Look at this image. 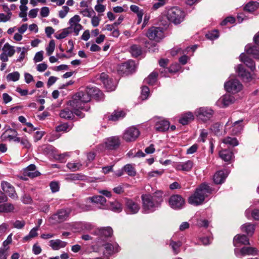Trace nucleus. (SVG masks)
Returning <instances> with one entry per match:
<instances>
[{
	"instance_id": "1",
	"label": "nucleus",
	"mask_w": 259,
	"mask_h": 259,
	"mask_svg": "<svg viewBox=\"0 0 259 259\" xmlns=\"http://www.w3.org/2000/svg\"><path fill=\"white\" fill-rule=\"evenodd\" d=\"M163 193L157 191L152 194H143L141 196L143 210L145 213L152 212L159 207L163 201Z\"/></svg>"
},
{
	"instance_id": "2",
	"label": "nucleus",
	"mask_w": 259,
	"mask_h": 259,
	"mask_svg": "<svg viewBox=\"0 0 259 259\" xmlns=\"http://www.w3.org/2000/svg\"><path fill=\"white\" fill-rule=\"evenodd\" d=\"M212 189L206 183L201 184L188 200L189 203L197 206L203 203L206 197L212 193Z\"/></svg>"
},
{
	"instance_id": "3",
	"label": "nucleus",
	"mask_w": 259,
	"mask_h": 259,
	"mask_svg": "<svg viewBox=\"0 0 259 259\" xmlns=\"http://www.w3.org/2000/svg\"><path fill=\"white\" fill-rule=\"evenodd\" d=\"M80 20L78 15L74 16L69 20L70 26L63 29L60 33L55 36L56 38L58 39L64 38L72 32L74 33L75 36L78 35L79 31L82 29V26L79 23Z\"/></svg>"
},
{
	"instance_id": "4",
	"label": "nucleus",
	"mask_w": 259,
	"mask_h": 259,
	"mask_svg": "<svg viewBox=\"0 0 259 259\" xmlns=\"http://www.w3.org/2000/svg\"><path fill=\"white\" fill-rule=\"evenodd\" d=\"M88 92V89L86 88L83 90L80 91L76 93L73 97L71 105L74 106L76 104V107L84 109L85 111H88L90 109V107L85 103L90 101L91 99Z\"/></svg>"
},
{
	"instance_id": "5",
	"label": "nucleus",
	"mask_w": 259,
	"mask_h": 259,
	"mask_svg": "<svg viewBox=\"0 0 259 259\" xmlns=\"http://www.w3.org/2000/svg\"><path fill=\"white\" fill-rule=\"evenodd\" d=\"M185 15V13L183 10L176 7L168 10L166 17L170 22L177 25L184 21Z\"/></svg>"
},
{
	"instance_id": "6",
	"label": "nucleus",
	"mask_w": 259,
	"mask_h": 259,
	"mask_svg": "<svg viewBox=\"0 0 259 259\" xmlns=\"http://www.w3.org/2000/svg\"><path fill=\"white\" fill-rule=\"evenodd\" d=\"M135 68V63L133 61H128L118 65L117 70L120 74L127 75L132 73Z\"/></svg>"
},
{
	"instance_id": "7",
	"label": "nucleus",
	"mask_w": 259,
	"mask_h": 259,
	"mask_svg": "<svg viewBox=\"0 0 259 259\" xmlns=\"http://www.w3.org/2000/svg\"><path fill=\"white\" fill-rule=\"evenodd\" d=\"M139 135V130L134 126H131L125 130L122 138L126 142H133L135 141Z\"/></svg>"
},
{
	"instance_id": "8",
	"label": "nucleus",
	"mask_w": 259,
	"mask_h": 259,
	"mask_svg": "<svg viewBox=\"0 0 259 259\" xmlns=\"http://www.w3.org/2000/svg\"><path fill=\"white\" fill-rule=\"evenodd\" d=\"M224 88L228 92L236 93L241 91L242 85L237 79H232L225 83Z\"/></svg>"
},
{
	"instance_id": "9",
	"label": "nucleus",
	"mask_w": 259,
	"mask_h": 259,
	"mask_svg": "<svg viewBox=\"0 0 259 259\" xmlns=\"http://www.w3.org/2000/svg\"><path fill=\"white\" fill-rule=\"evenodd\" d=\"M170 207L174 209L182 208L185 203L184 199L180 195H173L170 196L168 200Z\"/></svg>"
},
{
	"instance_id": "10",
	"label": "nucleus",
	"mask_w": 259,
	"mask_h": 259,
	"mask_svg": "<svg viewBox=\"0 0 259 259\" xmlns=\"http://www.w3.org/2000/svg\"><path fill=\"white\" fill-rule=\"evenodd\" d=\"M146 36L150 40L158 41L163 36L162 29L158 27H152L148 30Z\"/></svg>"
},
{
	"instance_id": "11",
	"label": "nucleus",
	"mask_w": 259,
	"mask_h": 259,
	"mask_svg": "<svg viewBox=\"0 0 259 259\" xmlns=\"http://www.w3.org/2000/svg\"><path fill=\"white\" fill-rule=\"evenodd\" d=\"M213 113V110L207 107H201L196 112L197 117L203 121L209 120L212 117Z\"/></svg>"
},
{
	"instance_id": "12",
	"label": "nucleus",
	"mask_w": 259,
	"mask_h": 259,
	"mask_svg": "<svg viewBox=\"0 0 259 259\" xmlns=\"http://www.w3.org/2000/svg\"><path fill=\"white\" fill-rule=\"evenodd\" d=\"M69 211L67 210L60 209L56 213L54 214L50 219L53 221V223H61L67 220L69 217Z\"/></svg>"
},
{
	"instance_id": "13",
	"label": "nucleus",
	"mask_w": 259,
	"mask_h": 259,
	"mask_svg": "<svg viewBox=\"0 0 259 259\" xmlns=\"http://www.w3.org/2000/svg\"><path fill=\"white\" fill-rule=\"evenodd\" d=\"M17 135L18 133L16 130L8 127L2 134V137L5 140H8L9 141H13L15 142H19L20 138L18 137Z\"/></svg>"
},
{
	"instance_id": "14",
	"label": "nucleus",
	"mask_w": 259,
	"mask_h": 259,
	"mask_svg": "<svg viewBox=\"0 0 259 259\" xmlns=\"http://www.w3.org/2000/svg\"><path fill=\"white\" fill-rule=\"evenodd\" d=\"M120 143V140L119 137L113 136L107 139L105 144L107 149L115 150L119 147Z\"/></svg>"
},
{
	"instance_id": "15",
	"label": "nucleus",
	"mask_w": 259,
	"mask_h": 259,
	"mask_svg": "<svg viewBox=\"0 0 259 259\" xmlns=\"http://www.w3.org/2000/svg\"><path fill=\"white\" fill-rule=\"evenodd\" d=\"M1 185L3 191L7 193L10 197L14 199H17L18 198L14 187L9 183L7 182H3Z\"/></svg>"
},
{
	"instance_id": "16",
	"label": "nucleus",
	"mask_w": 259,
	"mask_h": 259,
	"mask_svg": "<svg viewBox=\"0 0 259 259\" xmlns=\"http://www.w3.org/2000/svg\"><path fill=\"white\" fill-rule=\"evenodd\" d=\"M88 93L91 98H94L97 101H100L104 99L103 93L98 88L96 87H88Z\"/></svg>"
},
{
	"instance_id": "17",
	"label": "nucleus",
	"mask_w": 259,
	"mask_h": 259,
	"mask_svg": "<svg viewBox=\"0 0 259 259\" xmlns=\"http://www.w3.org/2000/svg\"><path fill=\"white\" fill-rule=\"evenodd\" d=\"M235 253L237 256H238L239 254L243 256L255 255L258 254V250L255 247L244 246L240 249L239 252H237L235 249Z\"/></svg>"
},
{
	"instance_id": "18",
	"label": "nucleus",
	"mask_w": 259,
	"mask_h": 259,
	"mask_svg": "<svg viewBox=\"0 0 259 259\" xmlns=\"http://www.w3.org/2000/svg\"><path fill=\"white\" fill-rule=\"evenodd\" d=\"M113 233L112 229L111 227H103L96 230L94 232L95 235L99 236L100 239L103 238H108L111 237Z\"/></svg>"
},
{
	"instance_id": "19",
	"label": "nucleus",
	"mask_w": 259,
	"mask_h": 259,
	"mask_svg": "<svg viewBox=\"0 0 259 259\" xmlns=\"http://www.w3.org/2000/svg\"><path fill=\"white\" fill-rule=\"evenodd\" d=\"M235 99L230 94H225L220 98L217 103L222 107H226L234 103Z\"/></svg>"
},
{
	"instance_id": "20",
	"label": "nucleus",
	"mask_w": 259,
	"mask_h": 259,
	"mask_svg": "<svg viewBox=\"0 0 259 259\" xmlns=\"http://www.w3.org/2000/svg\"><path fill=\"white\" fill-rule=\"evenodd\" d=\"M126 207L127 213L130 214L137 213L140 209L139 205L131 199L126 200Z\"/></svg>"
},
{
	"instance_id": "21",
	"label": "nucleus",
	"mask_w": 259,
	"mask_h": 259,
	"mask_svg": "<svg viewBox=\"0 0 259 259\" xmlns=\"http://www.w3.org/2000/svg\"><path fill=\"white\" fill-rule=\"evenodd\" d=\"M169 128V122L165 119H159L155 124V128L156 131L163 132L168 130Z\"/></svg>"
},
{
	"instance_id": "22",
	"label": "nucleus",
	"mask_w": 259,
	"mask_h": 259,
	"mask_svg": "<svg viewBox=\"0 0 259 259\" xmlns=\"http://www.w3.org/2000/svg\"><path fill=\"white\" fill-rule=\"evenodd\" d=\"M24 174L25 176L34 178L40 176V173L36 170L35 165L31 164L24 169Z\"/></svg>"
},
{
	"instance_id": "23",
	"label": "nucleus",
	"mask_w": 259,
	"mask_h": 259,
	"mask_svg": "<svg viewBox=\"0 0 259 259\" xmlns=\"http://www.w3.org/2000/svg\"><path fill=\"white\" fill-rule=\"evenodd\" d=\"M104 254L106 255H111L120 250L119 246L116 243L114 244L107 243L104 244Z\"/></svg>"
},
{
	"instance_id": "24",
	"label": "nucleus",
	"mask_w": 259,
	"mask_h": 259,
	"mask_svg": "<svg viewBox=\"0 0 259 259\" xmlns=\"http://www.w3.org/2000/svg\"><path fill=\"white\" fill-rule=\"evenodd\" d=\"M236 72L239 76L246 81H249L251 78L250 73L248 71H247L241 64H239L237 66Z\"/></svg>"
},
{
	"instance_id": "25",
	"label": "nucleus",
	"mask_w": 259,
	"mask_h": 259,
	"mask_svg": "<svg viewBox=\"0 0 259 259\" xmlns=\"http://www.w3.org/2000/svg\"><path fill=\"white\" fill-rule=\"evenodd\" d=\"M233 243L235 246H238L239 244L242 245H249L250 243L247 237L244 235H237L233 240Z\"/></svg>"
},
{
	"instance_id": "26",
	"label": "nucleus",
	"mask_w": 259,
	"mask_h": 259,
	"mask_svg": "<svg viewBox=\"0 0 259 259\" xmlns=\"http://www.w3.org/2000/svg\"><path fill=\"white\" fill-rule=\"evenodd\" d=\"M240 60L243 62L246 66L249 68L251 70H253L255 68V63L253 60L250 58L244 53H242L239 56Z\"/></svg>"
},
{
	"instance_id": "27",
	"label": "nucleus",
	"mask_w": 259,
	"mask_h": 259,
	"mask_svg": "<svg viewBox=\"0 0 259 259\" xmlns=\"http://www.w3.org/2000/svg\"><path fill=\"white\" fill-rule=\"evenodd\" d=\"M228 174L224 170L217 171L213 176V181L216 184H220L223 183L227 177Z\"/></svg>"
},
{
	"instance_id": "28",
	"label": "nucleus",
	"mask_w": 259,
	"mask_h": 259,
	"mask_svg": "<svg viewBox=\"0 0 259 259\" xmlns=\"http://www.w3.org/2000/svg\"><path fill=\"white\" fill-rule=\"evenodd\" d=\"M193 166V162L191 160H188L185 162H180L177 164V169L183 171H189Z\"/></svg>"
},
{
	"instance_id": "29",
	"label": "nucleus",
	"mask_w": 259,
	"mask_h": 259,
	"mask_svg": "<svg viewBox=\"0 0 259 259\" xmlns=\"http://www.w3.org/2000/svg\"><path fill=\"white\" fill-rule=\"evenodd\" d=\"M194 117L193 113L190 112L184 114L179 119V122L183 125L188 124L193 120Z\"/></svg>"
},
{
	"instance_id": "30",
	"label": "nucleus",
	"mask_w": 259,
	"mask_h": 259,
	"mask_svg": "<svg viewBox=\"0 0 259 259\" xmlns=\"http://www.w3.org/2000/svg\"><path fill=\"white\" fill-rule=\"evenodd\" d=\"M49 243L50 246L54 250H59L61 248L65 247L67 244L66 242L62 241L59 239L50 240Z\"/></svg>"
},
{
	"instance_id": "31",
	"label": "nucleus",
	"mask_w": 259,
	"mask_h": 259,
	"mask_svg": "<svg viewBox=\"0 0 259 259\" xmlns=\"http://www.w3.org/2000/svg\"><path fill=\"white\" fill-rule=\"evenodd\" d=\"M245 51L248 55H252L254 58L259 59V49L256 46H246Z\"/></svg>"
},
{
	"instance_id": "32",
	"label": "nucleus",
	"mask_w": 259,
	"mask_h": 259,
	"mask_svg": "<svg viewBox=\"0 0 259 259\" xmlns=\"http://www.w3.org/2000/svg\"><path fill=\"white\" fill-rule=\"evenodd\" d=\"M83 179L84 176L79 174H71L67 175L65 178V180L68 182L82 181Z\"/></svg>"
},
{
	"instance_id": "33",
	"label": "nucleus",
	"mask_w": 259,
	"mask_h": 259,
	"mask_svg": "<svg viewBox=\"0 0 259 259\" xmlns=\"http://www.w3.org/2000/svg\"><path fill=\"white\" fill-rule=\"evenodd\" d=\"M87 200H90L92 203L100 204L102 205H104L106 202V198L101 195H96L91 197H88Z\"/></svg>"
},
{
	"instance_id": "34",
	"label": "nucleus",
	"mask_w": 259,
	"mask_h": 259,
	"mask_svg": "<svg viewBox=\"0 0 259 259\" xmlns=\"http://www.w3.org/2000/svg\"><path fill=\"white\" fill-rule=\"evenodd\" d=\"M219 155L225 161H229L232 159L233 154L231 151L225 149L221 151Z\"/></svg>"
},
{
	"instance_id": "35",
	"label": "nucleus",
	"mask_w": 259,
	"mask_h": 259,
	"mask_svg": "<svg viewBox=\"0 0 259 259\" xmlns=\"http://www.w3.org/2000/svg\"><path fill=\"white\" fill-rule=\"evenodd\" d=\"M169 246L172 248L175 254H177L180 252V247L182 246V243L181 241H174L170 239L169 243Z\"/></svg>"
},
{
	"instance_id": "36",
	"label": "nucleus",
	"mask_w": 259,
	"mask_h": 259,
	"mask_svg": "<svg viewBox=\"0 0 259 259\" xmlns=\"http://www.w3.org/2000/svg\"><path fill=\"white\" fill-rule=\"evenodd\" d=\"M258 7L259 3L258 2H250L245 5L244 10L248 12H252L257 9Z\"/></svg>"
},
{
	"instance_id": "37",
	"label": "nucleus",
	"mask_w": 259,
	"mask_h": 259,
	"mask_svg": "<svg viewBox=\"0 0 259 259\" xmlns=\"http://www.w3.org/2000/svg\"><path fill=\"white\" fill-rule=\"evenodd\" d=\"M243 121V120H239L235 121L232 126V132L233 134H237L240 133L243 129V126L240 123Z\"/></svg>"
},
{
	"instance_id": "38",
	"label": "nucleus",
	"mask_w": 259,
	"mask_h": 259,
	"mask_svg": "<svg viewBox=\"0 0 259 259\" xmlns=\"http://www.w3.org/2000/svg\"><path fill=\"white\" fill-rule=\"evenodd\" d=\"M2 50L3 52L8 54V55H9V57H12L15 53L14 47L10 45L8 42L6 43L4 45L2 49Z\"/></svg>"
},
{
	"instance_id": "39",
	"label": "nucleus",
	"mask_w": 259,
	"mask_h": 259,
	"mask_svg": "<svg viewBox=\"0 0 259 259\" xmlns=\"http://www.w3.org/2000/svg\"><path fill=\"white\" fill-rule=\"evenodd\" d=\"M130 52L133 57H137L142 54L141 47L137 45H133L130 48Z\"/></svg>"
},
{
	"instance_id": "40",
	"label": "nucleus",
	"mask_w": 259,
	"mask_h": 259,
	"mask_svg": "<svg viewBox=\"0 0 259 259\" xmlns=\"http://www.w3.org/2000/svg\"><path fill=\"white\" fill-rule=\"evenodd\" d=\"M241 230L247 234L251 235L254 232V227L250 223L245 224L242 226Z\"/></svg>"
},
{
	"instance_id": "41",
	"label": "nucleus",
	"mask_w": 259,
	"mask_h": 259,
	"mask_svg": "<svg viewBox=\"0 0 259 259\" xmlns=\"http://www.w3.org/2000/svg\"><path fill=\"white\" fill-rule=\"evenodd\" d=\"M39 229V226H37L32 228L29 233V234L23 238V240L25 241H28L32 238L36 237L38 235L37 232Z\"/></svg>"
},
{
	"instance_id": "42",
	"label": "nucleus",
	"mask_w": 259,
	"mask_h": 259,
	"mask_svg": "<svg viewBox=\"0 0 259 259\" xmlns=\"http://www.w3.org/2000/svg\"><path fill=\"white\" fill-rule=\"evenodd\" d=\"M73 116V112L68 109H65L61 111L60 116L62 118L69 119H71Z\"/></svg>"
},
{
	"instance_id": "43",
	"label": "nucleus",
	"mask_w": 259,
	"mask_h": 259,
	"mask_svg": "<svg viewBox=\"0 0 259 259\" xmlns=\"http://www.w3.org/2000/svg\"><path fill=\"white\" fill-rule=\"evenodd\" d=\"M224 143L228 144L233 147L236 146L238 145V141L235 138L227 137L223 140Z\"/></svg>"
},
{
	"instance_id": "44",
	"label": "nucleus",
	"mask_w": 259,
	"mask_h": 259,
	"mask_svg": "<svg viewBox=\"0 0 259 259\" xmlns=\"http://www.w3.org/2000/svg\"><path fill=\"white\" fill-rule=\"evenodd\" d=\"M157 73L152 72L146 79L145 82L150 85H153L156 81Z\"/></svg>"
},
{
	"instance_id": "45",
	"label": "nucleus",
	"mask_w": 259,
	"mask_h": 259,
	"mask_svg": "<svg viewBox=\"0 0 259 259\" xmlns=\"http://www.w3.org/2000/svg\"><path fill=\"white\" fill-rule=\"evenodd\" d=\"M124 170L130 176L133 177L136 175V172L135 168L131 164H127L124 166Z\"/></svg>"
},
{
	"instance_id": "46",
	"label": "nucleus",
	"mask_w": 259,
	"mask_h": 259,
	"mask_svg": "<svg viewBox=\"0 0 259 259\" xmlns=\"http://www.w3.org/2000/svg\"><path fill=\"white\" fill-rule=\"evenodd\" d=\"M110 208L115 212H120L122 210L121 204L117 201H114L110 203Z\"/></svg>"
},
{
	"instance_id": "47",
	"label": "nucleus",
	"mask_w": 259,
	"mask_h": 259,
	"mask_svg": "<svg viewBox=\"0 0 259 259\" xmlns=\"http://www.w3.org/2000/svg\"><path fill=\"white\" fill-rule=\"evenodd\" d=\"M124 116V113L122 111H114L112 115L109 117V119L110 120L116 121L119 119V118L122 117Z\"/></svg>"
},
{
	"instance_id": "48",
	"label": "nucleus",
	"mask_w": 259,
	"mask_h": 259,
	"mask_svg": "<svg viewBox=\"0 0 259 259\" xmlns=\"http://www.w3.org/2000/svg\"><path fill=\"white\" fill-rule=\"evenodd\" d=\"M20 74L18 72H13L8 74L7 76V79L8 81H16L19 79Z\"/></svg>"
},
{
	"instance_id": "49",
	"label": "nucleus",
	"mask_w": 259,
	"mask_h": 259,
	"mask_svg": "<svg viewBox=\"0 0 259 259\" xmlns=\"http://www.w3.org/2000/svg\"><path fill=\"white\" fill-rule=\"evenodd\" d=\"M103 84L108 92L114 90L115 89V85L111 79H109L108 80H105V82Z\"/></svg>"
},
{
	"instance_id": "50",
	"label": "nucleus",
	"mask_w": 259,
	"mask_h": 259,
	"mask_svg": "<svg viewBox=\"0 0 259 259\" xmlns=\"http://www.w3.org/2000/svg\"><path fill=\"white\" fill-rule=\"evenodd\" d=\"M55 41L52 39L50 41L48 47L46 48L47 54L48 56L51 55L53 53L55 50Z\"/></svg>"
},
{
	"instance_id": "51",
	"label": "nucleus",
	"mask_w": 259,
	"mask_h": 259,
	"mask_svg": "<svg viewBox=\"0 0 259 259\" xmlns=\"http://www.w3.org/2000/svg\"><path fill=\"white\" fill-rule=\"evenodd\" d=\"M67 167L72 171L78 170L81 166V164L79 163H71L69 162L67 164Z\"/></svg>"
},
{
	"instance_id": "52",
	"label": "nucleus",
	"mask_w": 259,
	"mask_h": 259,
	"mask_svg": "<svg viewBox=\"0 0 259 259\" xmlns=\"http://www.w3.org/2000/svg\"><path fill=\"white\" fill-rule=\"evenodd\" d=\"M206 37L210 40L216 39L219 37V32L217 30H214L206 34Z\"/></svg>"
},
{
	"instance_id": "53",
	"label": "nucleus",
	"mask_w": 259,
	"mask_h": 259,
	"mask_svg": "<svg viewBox=\"0 0 259 259\" xmlns=\"http://www.w3.org/2000/svg\"><path fill=\"white\" fill-rule=\"evenodd\" d=\"M25 224L24 220H17L13 223V226L18 229H21L25 226Z\"/></svg>"
},
{
	"instance_id": "54",
	"label": "nucleus",
	"mask_w": 259,
	"mask_h": 259,
	"mask_svg": "<svg viewBox=\"0 0 259 259\" xmlns=\"http://www.w3.org/2000/svg\"><path fill=\"white\" fill-rule=\"evenodd\" d=\"M69 10V8L67 6H63L62 7V10H60L59 12V16L61 18H64L67 14L68 13V11Z\"/></svg>"
},
{
	"instance_id": "55",
	"label": "nucleus",
	"mask_w": 259,
	"mask_h": 259,
	"mask_svg": "<svg viewBox=\"0 0 259 259\" xmlns=\"http://www.w3.org/2000/svg\"><path fill=\"white\" fill-rule=\"evenodd\" d=\"M21 201L24 204H31L32 202V199L29 195L25 194L21 198Z\"/></svg>"
},
{
	"instance_id": "56",
	"label": "nucleus",
	"mask_w": 259,
	"mask_h": 259,
	"mask_svg": "<svg viewBox=\"0 0 259 259\" xmlns=\"http://www.w3.org/2000/svg\"><path fill=\"white\" fill-rule=\"evenodd\" d=\"M54 149L55 148L51 145H46L42 147L43 152L46 154L53 153Z\"/></svg>"
},
{
	"instance_id": "57",
	"label": "nucleus",
	"mask_w": 259,
	"mask_h": 259,
	"mask_svg": "<svg viewBox=\"0 0 259 259\" xmlns=\"http://www.w3.org/2000/svg\"><path fill=\"white\" fill-rule=\"evenodd\" d=\"M149 94V89L146 86H143L142 88L141 96L143 99L147 98Z\"/></svg>"
},
{
	"instance_id": "58",
	"label": "nucleus",
	"mask_w": 259,
	"mask_h": 259,
	"mask_svg": "<svg viewBox=\"0 0 259 259\" xmlns=\"http://www.w3.org/2000/svg\"><path fill=\"white\" fill-rule=\"evenodd\" d=\"M43 54L44 52L42 51L37 52L33 59L34 62H38L41 61L44 59Z\"/></svg>"
},
{
	"instance_id": "59",
	"label": "nucleus",
	"mask_w": 259,
	"mask_h": 259,
	"mask_svg": "<svg viewBox=\"0 0 259 259\" xmlns=\"http://www.w3.org/2000/svg\"><path fill=\"white\" fill-rule=\"evenodd\" d=\"M4 205L6 213L12 212L15 209L14 205L11 203H4Z\"/></svg>"
},
{
	"instance_id": "60",
	"label": "nucleus",
	"mask_w": 259,
	"mask_h": 259,
	"mask_svg": "<svg viewBox=\"0 0 259 259\" xmlns=\"http://www.w3.org/2000/svg\"><path fill=\"white\" fill-rule=\"evenodd\" d=\"M21 145L23 146V147L26 149H29L31 147V144L27 140V139L25 138H20V141Z\"/></svg>"
},
{
	"instance_id": "61",
	"label": "nucleus",
	"mask_w": 259,
	"mask_h": 259,
	"mask_svg": "<svg viewBox=\"0 0 259 259\" xmlns=\"http://www.w3.org/2000/svg\"><path fill=\"white\" fill-rule=\"evenodd\" d=\"M51 189L53 192H56L59 191V187L58 183L56 182H52L50 184Z\"/></svg>"
},
{
	"instance_id": "62",
	"label": "nucleus",
	"mask_w": 259,
	"mask_h": 259,
	"mask_svg": "<svg viewBox=\"0 0 259 259\" xmlns=\"http://www.w3.org/2000/svg\"><path fill=\"white\" fill-rule=\"evenodd\" d=\"M68 125L67 124L64 123L57 126L56 128L57 132H65L67 131Z\"/></svg>"
},
{
	"instance_id": "63",
	"label": "nucleus",
	"mask_w": 259,
	"mask_h": 259,
	"mask_svg": "<svg viewBox=\"0 0 259 259\" xmlns=\"http://www.w3.org/2000/svg\"><path fill=\"white\" fill-rule=\"evenodd\" d=\"M50 10L48 7H42L40 11V15L42 17H46L49 14Z\"/></svg>"
},
{
	"instance_id": "64",
	"label": "nucleus",
	"mask_w": 259,
	"mask_h": 259,
	"mask_svg": "<svg viewBox=\"0 0 259 259\" xmlns=\"http://www.w3.org/2000/svg\"><path fill=\"white\" fill-rule=\"evenodd\" d=\"M105 6L100 4V3H98V4L95 7V10L98 13L104 12L105 10Z\"/></svg>"
}]
</instances>
